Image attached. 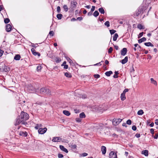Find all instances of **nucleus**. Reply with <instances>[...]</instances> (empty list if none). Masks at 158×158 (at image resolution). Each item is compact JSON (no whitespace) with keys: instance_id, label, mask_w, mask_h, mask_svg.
Instances as JSON below:
<instances>
[{"instance_id":"16","label":"nucleus","mask_w":158,"mask_h":158,"mask_svg":"<svg viewBox=\"0 0 158 158\" xmlns=\"http://www.w3.org/2000/svg\"><path fill=\"white\" fill-rule=\"evenodd\" d=\"M60 148L61 150L63 151L66 153H68V152L67 149L65 148L63 146L60 145Z\"/></svg>"},{"instance_id":"34","label":"nucleus","mask_w":158,"mask_h":158,"mask_svg":"<svg viewBox=\"0 0 158 158\" xmlns=\"http://www.w3.org/2000/svg\"><path fill=\"white\" fill-rule=\"evenodd\" d=\"M42 67L40 64H39L38 65L37 67L36 70L37 71H40L42 69Z\"/></svg>"},{"instance_id":"25","label":"nucleus","mask_w":158,"mask_h":158,"mask_svg":"<svg viewBox=\"0 0 158 158\" xmlns=\"http://www.w3.org/2000/svg\"><path fill=\"white\" fill-rule=\"evenodd\" d=\"M137 27V28L139 29H143L145 28L144 26L141 24H138Z\"/></svg>"},{"instance_id":"3","label":"nucleus","mask_w":158,"mask_h":158,"mask_svg":"<svg viewBox=\"0 0 158 158\" xmlns=\"http://www.w3.org/2000/svg\"><path fill=\"white\" fill-rule=\"evenodd\" d=\"M122 121L121 118L115 119L114 118L113 120V124L114 125H117L118 124Z\"/></svg>"},{"instance_id":"53","label":"nucleus","mask_w":158,"mask_h":158,"mask_svg":"<svg viewBox=\"0 0 158 158\" xmlns=\"http://www.w3.org/2000/svg\"><path fill=\"white\" fill-rule=\"evenodd\" d=\"M103 62L102 61L101 62H100L99 63H97L95 64L94 65V66H96V65H102V64H101V63Z\"/></svg>"},{"instance_id":"44","label":"nucleus","mask_w":158,"mask_h":158,"mask_svg":"<svg viewBox=\"0 0 158 158\" xmlns=\"http://www.w3.org/2000/svg\"><path fill=\"white\" fill-rule=\"evenodd\" d=\"M113 51V48L112 47H110L108 51V53H111Z\"/></svg>"},{"instance_id":"38","label":"nucleus","mask_w":158,"mask_h":158,"mask_svg":"<svg viewBox=\"0 0 158 158\" xmlns=\"http://www.w3.org/2000/svg\"><path fill=\"white\" fill-rule=\"evenodd\" d=\"M10 19L8 18H6V19H4V23L6 24H7V23H9V22H10Z\"/></svg>"},{"instance_id":"11","label":"nucleus","mask_w":158,"mask_h":158,"mask_svg":"<svg viewBox=\"0 0 158 158\" xmlns=\"http://www.w3.org/2000/svg\"><path fill=\"white\" fill-rule=\"evenodd\" d=\"M127 52V49L126 48H123L121 51V54L123 56H125Z\"/></svg>"},{"instance_id":"50","label":"nucleus","mask_w":158,"mask_h":158,"mask_svg":"<svg viewBox=\"0 0 158 158\" xmlns=\"http://www.w3.org/2000/svg\"><path fill=\"white\" fill-rule=\"evenodd\" d=\"M95 9V7L94 6H92V8L91 9V11L93 12L94 11Z\"/></svg>"},{"instance_id":"39","label":"nucleus","mask_w":158,"mask_h":158,"mask_svg":"<svg viewBox=\"0 0 158 158\" xmlns=\"http://www.w3.org/2000/svg\"><path fill=\"white\" fill-rule=\"evenodd\" d=\"M104 24L105 26H106L107 27H109L110 26L109 22V21H106L105 23Z\"/></svg>"},{"instance_id":"54","label":"nucleus","mask_w":158,"mask_h":158,"mask_svg":"<svg viewBox=\"0 0 158 158\" xmlns=\"http://www.w3.org/2000/svg\"><path fill=\"white\" fill-rule=\"evenodd\" d=\"M68 61L71 64L73 65V61L70 58H69V60H68Z\"/></svg>"},{"instance_id":"41","label":"nucleus","mask_w":158,"mask_h":158,"mask_svg":"<svg viewBox=\"0 0 158 158\" xmlns=\"http://www.w3.org/2000/svg\"><path fill=\"white\" fill-rule=\"evenodd\" d=\"M32 45H31V47L36 48L37 46H38V44H34L31 43Z\"/></svg>"},{"instance_id":"32","label":"nucleus","mask_w":158,"mask_h":158,"mask_svg":"<svg viewBox=\"0 0 158 158\" xmlns=\"http://www.w3.org/2000/svg\"><path fill=\"white\" fill-rule=\"evenodd\" d=\"M99 15V13L97 10H96L94 11L93 14V15L95 17H97Z\"/></svg>"},{"instance_id":"19","label":"nucleus","mask_w":158,"mask_h":158,"mask_svg":"<svg viewBox=\"0 0 158 158\" xmlns=\"http://www.w3.org/2000/svg\"><path fill=\"white\" fill-rule=\"evenodd\" d=\"M21 58V56L20 55L17 54L15 55L14 57V59L15 60H19Z\"/></svg>"},{"instance_id":"63","label":"nucleus","mask_w":158,"mask_h":158,"mask_svg":"<svg viewBox=\"0 0 158 158\" xmlns=\"http://www.w3.org/2000/svg\"><path fill=\"white\" fill-rule=\"evenodd\" d=\"M135 136L137 138H138L140 137V135L139 134L137 133L135 134Z\"/></svg>"},{"instance_id":"6","label":"nucleus","mask_w":158,"mask_h":158,"mask_svg":"<svg viewBox=\"0 0 158 158\" xmlns=\"http://www.w3.org/2000/svg\"><path fill=\"white\" fill-rule=\"evenodd\" d=\"M47 128L46 127H45L43 129L42 128H40L38 130V132L39 134H43L44 133L47 131Z\"/></svg>"},{"instance_id":"17","label":"nucleus","mask_w":158,"mask_h":158,"mask_svg":"<svg viewBox=\"0 0 158 158\" xmlns=\"http://www.w3.org/2000/svg\"><path fill=\"white\" fill-rule=\"evenodd\" d=\"M128 61L127 56H126L125 58L121 60V63L123 64L126 63Z\"/></svg>"},{"instance_id":"23","label":"nucleus","mask_w":158,"mask_h":158,"mask_svg":"<svg viewBox=\"0 0 158 158\" xmlns=\"http://www.w3.org/2000/svg\"><path fill=\"white\" fill-rule=\"evenodd\" d=\"M54 61H56V63H58L61 61V59L60 58L56 57L55 58Z\"/></svg>"},{"instance_id":"57","label":"nucleus","mask_w":158,"mask_h":158,"mask_svg":"<svg viewBox=\"0 0 158 158\" xmlns=\"http://www.w3.org/2000/svg\"><path fill=\"white\" fill-rule=\"evenodd\" d=\"M82 19H83L82 17H78L77 19V20H78L79 21H81L82 20Z\"/></svg>"},{"instance_id":"36","label":"nucleus","mask_w":158,"mask_h":158,"mask_svg":"<svg viewBox=\"0 0 158 158\" xmlns=\"http://www.w3.org/2000/svg\"><path fill=\"white\" fill-rule=\"evenodd\" d=\"M118 36V35L117 33H115L114 34L113 36V40H116Z\"/></svg>"},{"instance_id":"12","label":"nucleus","mask_w":158,"mask_h":158,"mask_svg":"<svg viewBox=\"0 0 158 158\" xmlns=\"http://www.w3.org/2000/svg\"><path fill=\"white\" fill-rule=\"evenodd\" d=\"M143 10L142 7H140L138 10V11L136 13V15L137 16L139 15L143 11Z\"/></svg>"},{"instance_id":"64","label":"nucleus","mask_w":158,"mask_h":158,"mask_svg":"<svg viewBox=\"0 0 158 158\" xmlns=\"http://www.w3.org/2000/svg\"><path fill=\"white\" fill-rule=\"evenodd\" d=\"M155 124L158 125V119H156L155 120Z\"/></svg>"},{"instance_id":"40","label":"nucleus","mask_w":158,"mask_h":158,"mask_svg":"<svg viewBox=\"0 0 158 158\" xmlns=\"http://www.w3.org/2000/svg\"><path fill=\"white\" fill-rule=\"evenodd\" d=\"M110 34L112 35L114 34L116 31L114 30H110Z\"/></svg>"},{"instance_id":"4","label":"nucleus","mask_w":158,"mask_h":158,"mask_svg":"<svg viewBox=\"0 0 158 158\" xmlns=\"http://www.w3.org/2000/svg\"><path fill=\"white\" fill-rule=\"evenodd\" d=\"M77 4V2L73 0L72 1L71 3V8L72 10H74V9L76 7Z\"/></svg>"},{"instance_id":"28","label":"nucleus","mask_w":158,"mask_h":158,"mask_svg":"<svg viewBox=\"0 0 158 158\" xmlns=\"http://www.w3.org/2000/svg\"><path fill=\"white\" fill-rule=\"evenodd\" d=\"M144 45L147 46H153V45L152 44L151 42H149L144 43Z\"/></svg>"},{"instance_id":"7","label":"nucleus","mask_w":158,"mask_h":158,"mask_svg":"<svg viewBox=\"0 0 158 158\" xmlns=\"http://www.w3.org/2000/svg\"><path fill=\"white\" fill-rule=\"evenodd\" d=\"M12 28L10 24H7L6 26V30L7 32H10Z\"/></svg>"},{"instance_id":"33","label":"nucleus","mask_w":158,"mask_h":158,"mask_svg":"<svg viewBox=\"0 0 158 158\" xmlns=\"http://www.w3.org/2000/svg\"><path fill=\"white\" fill-rule=\"evenodd\" d=\"M85 117V114L84 112H82L80 114V118H83Z\"/></svg>"},{"instance_id":"29","label":"nucleus","mask_w":158,"mask_h":158,"mask_svg":"<svg viewBox=\"0 0 158 158\" xmlns=\"http://www.w3.org/2000/svg\"><path fill=\"white\" fill-rule=\"evenodd\" d=\"M98 10L101 14H104L105 13V10L102 7L99 8L98 9Z\"/></svg>"},{"instance_id":"20","label":"nucleus","mask_w":158,"mask_h":158,"mask_svg":"<svg viewBox=\"0 0 158 158\" xmlns=\"http://www.w3.org/2000/svg\"><path fill=\"white\" fill-rule=\"evenodd\" d=\"M64 75L67 77L70 78L72 77L71 74L69 72H66L64 73Z\"/></svg>"},{"instance_id":"10","label":"nucleus","mask_w":158,"mask_h":158,"mask_svg":"<svg viewBox=\"0 0 158 158\" xmlns=\"http://www.w3.org/2000/svg\"><path fill=\"white\" fill-rule=\"evenodd\" d=\"M19 135L20 136H23L24 137H26L28 135V133L26 131L23 132V131H20L19 132Z\"/></svg>"},{"instance_id":"18","label":"nucleus","mask_w":158,"mask_h":158,"mask_svg":"<svg viewBox=\"0 0 158 158\" xmlns=\"http://www.w3.org/2000/svg\"><path fill=\"white\" fill-rule=\"evenodd\" d=\"M142 154L144 155L145 156H148V151L146 150L142 152Z\"/></svg>"},{"instance_id":"27","label":"nucleus","mask_w":158,"mask_h":158,"mask_svg":"<svg viewBox=\"0 0 158 158\" xmlns=\"http://www.w3.org/2000/svg\"><path fill=\"white\" fill-rule=\"evenodd\" d=\"M63 17V15L61 14H58L56 15V17L59 20L61 19Z\"/></svg>"},{"instance_id":"61","label":"nucleus","mask_w":158,"mask_h":158,"mask_svg":"<svg viewBox=\"0 0 158 158\" xmlns=\"http://www.w3.org/2000/svg\"><path fill=\"white\" fill-rule=\"evenodd\" d=\"M53 34L54 32L53 31H51L49 32V34L52 36L53 35Z\"/></svg>"},{"instance_id":"55","label":"nucleus","mask_w":158,"mask_h":158,"mask_svg":"<svg viewBox=\"0 0 158 158\" xmlns=\"http://www.w3.org/2000/svg\"><path fill=\"white\" fill-rule=\"evenodd\" d=\"M136 129H137L136 127L135 126H133L132 127V129L133 131H135L136 130Z\"/></svg>"},{"instance_id":"9","label":"nucleus","mask_w":158,"mask_h":158,"mask_svg":"<svg viewBox=\"0 0 158 158\" xmlns=\"http://www.w3.org/2000/svg\"><path fill=\"white\" fill-rule=\"evenodd\" d=\"M31 51L32 53V54L34 56H36L37 55L38 56H40V53L35 52V49L34 48H32L31 49Z\"/></svg>"},{"instance_id":"31","label":"nucleus","mask_w":158,"mask_h":158,"mask_svg":"<svg viewBox=\"0 0 158 158\" xmlns=\"http://www.w3.org/2000/svg\"><path fill=\"white\" fill-rule=\"evenodd\" d=\"M114 73H115V75H114L113 76L114 78H118V75L119 74L118 71H115L114 72Z\"/></svg>"},{"instance_id":"24","label":"nucleus","mask_w":158,"mask_h":158,"mask_svg":"<svg viewBox=\"0 0 158 158\" xmlns=\"http://www.w3.org/2000/svg\"><path fill=\"white\" fill-rule=\"evenodd\" d=\"M63 113L66 115V116H69L70 114V113L68 111L64 110L63 111Z\"/></svg>"},{"instance_id":"21","label":"nucleus","mask_w":158,"mask_h":158,"mask_svg":"<svg viewBox=\"0 0 158 158\" xmlns=\"http://www.w3.org/2000/svg\"><path fill=\"white\" fill-rule=\"evenodd\" d=\"M113 73V72L111 71H107L105 73L107 77H109L110 75Z\"/></svg>"},{"instance_id":"13","label":"nucleus","mask_w":158,"mask_h":158,"mask_svg":"<svg viewBox=\"0 0 158 158\" xmlns=\"http://www.w3.org/2000/svg\"><path fill=\"white\" fill-rule=\"evenodd\" d=\"M106 148L104 146H102L101 147V151L102 154L104 155L106 154Z\"/></svg>"},{"instance_id":"62","label":"nucleus","mask_w":158,"mask_h":158,"mask_svg":"<svg viewBox=\"0 0 158 158\" xmlns=\"http://www.w3.org/2000/svg\"><path fill=\"white\" fill-rule=\"evenodd\" d=\"M92 14V12L90 11V12L88 13L87 15L88 16H91Z\"/></svg>"},{"instance_id":"60","label":"nucleus","mask_w":158,"mask_h":158,"mask_svg":"<svg viewBox=\"0 0 158 158\" xmlns=\"http://www.w3.org/2000/svg\"><path fill=\"white\" fill-rule=\"evenodd\" d=\"M112 136L114 137L115 138H118V136L117 134H112Z\"/></svg>"},{"instance_id":"35","label":"nucleus","mask_w":158,"mask_h":158,"mask_svg":"<svg viewBox=\"0 0 158 158\" xmlns=\"http://www.w3.org/2000/svg\"><path fill=\"white\" fill-rule=\"evenodd\" d=\"M63 9L65 12H67L68 10V8L67 5H64L63 6Z\"/></svg>"},{"instance_id":"56","label":"nucleus","mask_w":158,"mask_h":158,"mask_svg":"<svg viewBox=\"0 0 158 158\" xmlns=\"http://www.w3.org/2000/svg\"><path fill=\"white\" fill-rule=\"evenodd\" d=\"M128 91V89H125L123 91V93H124V94H125Z\"/></svg>"},{"instance_id":"46","label":"nucleus","mask_w":158,"mask_h":158,"mask_svg":"<svg viewBox=\"0 0 158 158\" xmlns=\"http://www.w3.org/2000/svg\"><path fill=\"white\" fill-rule=\"evenodd\" d=\"M143 32H141L140 33L139 35H138V38H140L143 35Z\"/></svg>"},{"instance_id":"15","label":"nucleus","mask_w":158,"mask_h":158,"mask_svg":"<svg viewBox=\"0 0 158 158\" xmlns=\"http://www.w3.org/2000/svg\"><path fill=\"white\" fill-rule=\"evenodd\" d=\"M21 119L19 117V118L16 119V122L15 123V125L16 126L18 125L21 123Z\"/></svg>"},{"instance_id":"52","label":"nucleus","mask_w":158,"mask_h":158,"mask_svg":"<svg viewBox=\"0 0 158 158\" xmlns=\"http://www.w3.org/2000/svg\"><path fill=\"white\" fill-rule=\"evenodd\" d=\"M4 53V51L0 49V57H1Z\"/></svg>"},{"instance_id":"58","label":"nucleus","mask_w":158,"mask_h":158,"mask_svg":"<svg viewBox=\"0 0 158 158\" xmlns=\"http://www.w3.org/2000/svg\"><path fill=\"white\" fill-rule=\"evenodd\" d=\"M63 66H64V69H67L68 68V65L67 64H65Z\"/></svg>"},{"instance_id":"26","label":"nucleus","mask_w":158,"mask_h":158,"mask_svg":"<svg viewBox=\"0 0 158 158\" xmlns=\"http://www.w3.org/2000/svg\"><path fill=\"white\" fill-rule=\"evenodd\" d=\"M150 80H151V83H152L154 84L155 85H157V82L156 81L154 80L153 78H151L150 79Z\"/></svg>"},{"instance_id":"49","label":"nucleus","mask_w":158,"mask_h":158,"mask_svg":"<svg viewBox=\"0 0 158 158\" xmlns=\"http://www.w3.org/2000/svg\"><path fill=\"white\" fill-rule=\"evenodd\" d=\"M81 119L79 118H77L76 119V121L77 122H80L81 121Z\"/></svg>"},{"instance_id":"2","label":"nucleus","mask_w":158,"mask_h":158,"mask_svg":"<svg viewBox=\"0 0 158 158\" xmlns=\"http://www.w3.org/2000/svg\"><path fill=\"white\" fill-rule=\"evenodd\" d=\"M19 117L21 119V120H27L29 118L28 114L26 112L22 111Z\"/></svg>"},{"instance_id":"37","label":"nucleus","mask_w":158,"mask_h":158,"mask_svg":"<svg viewBox=\"0 0 158 158\" xmlns=\"http://www.w3.org/2000/svg\"><path fill=\"white\" fill-rule=\"evenodd\" d=\"M71 148L73 149H76L77 148V145L75 144H72L70 146Z\"/></svg>"},{"instance_id":"22","label":"nucleus","mask_w":158,"mask_h":158,"mask_svg":"<svg viewBox=\"0 0 158 158\" xmlns=\"http://www.w3.org/2000/svg\"><path fill=\"white\" fill-rule=\"evenodd\" d=\"M121 98L122 100L123 101L126 99L125 94L124 93H122L121 95Z\"/></svg>"},{"instance_id":"45","label":"nucleus","mask_w":158,"mask_h":158,"mask_svg":"<svg viewBox=\"0 0 158 158\" xmlns=\"http://www.w3.org/2000/svg\"><path fill=\"white\" fill-rule=\"evenodd\" d=\"M126 123L128 125H131V121L130 119H128Z\"/></svg>"},{"instance_id":"47","label":"nucleus","mask_w":158,"mask_h":158,"mask_svg":"<svg viewBox=\"0 0 158 158\" xmlns=\"http://www.w3.org/2000/svg\"><path fill=\"white\" fill-rule=\"evenodd\" d=\"M94 76L95 77V78H98L100 77V75L98 74H95L94 75Z\"/></svg>"},{"instance_id":"5","label":"nucleus","mask_w":158,"mask_h":158,"mask_svg":"<svg viewBox=\"0 0 158 158\" xmlns=\"http://www.w3.org/2000/svg\"><path fill=\"white\" fill-rule=\"evenodd\" d=\"M109 158H117L116 154L113 151H111L109 154Z\"/></svg>"},{"instance_id":"51","label":"nucleus","mask_w":158,"mask_h":158,"mask_svg":"<svg viewBox=\"0 0 158 158\" xmlns=\"http://www.w3.org/2000/svg\"><path fill=\"white\" fill-rule=\"evenodd\" d=\"M150 132L153 135L154 134V129H153V128H151L150 129Z\"/></svg>"},{"instance_id":"14","label":"nucleus","mask_w":158,"mask_h":158,"mask_svg":"<svg viewBox=\"0 0 158 158\" xmlns=\"http://www.w3.org/2000/svg\"><path fill=\"white\" fill-rule=\"evenodd\" d=\"M10 70V69L9 67L6 66H5L2 69V72H7L9 71Z\"/></svg>"},{"instance_id":"43","label":"nucleus","mask_w":158,"mask_h":158,"mask_svg":"<svg viewBox=\"0 0 158 158\" xmlns=\"http://www.w3.org/2000/svg\"><path fill=\"white\" fill-rule=\"evenodd\" d=\"M25 121V120H21V124H24V125H25V124H27V122L26 121Z\"/></svg>"},{"instance_id":"42","label":"nucleus","mask_w":158,"mask_h":158,"mask_svg":"<svg viewBox=\"0 0 158 158\" xmlns=\"http://www.w3.org/2000/svg\"><path fill=\"white\" fill-rule=\"evenodd\" d=\"M60 6H58L57 8V11L58 13H60Z\"/></svg>"},{"instance_id":"30","label":"nucleus","mask_w":158,"mask_h":158,"mask_svg":"<svg viewBox=\"0 0 158 158\" xmlns=\"http://www.w3.org/2000/svg\"><path fill=\"white\" fill-rule=\"evenodd\" d=\"M144 113L143 110H140L137 112V114L139 115H142Z\"/></svg>"},{"instance_id":"48","label":"nucleus","mask_w":158,"mask_h":158,"mask_svg":"<svg viewBox=\"0 0 158 158\" xmlns=\"http://www.w3.org/2000/svg\"><path fill=\"white\" fill-rule=\"evenodd\" d=\"M58 156L59 158H62L63 157V155L61 154H59L58 155Z\"/></svg>"},{"instance_id":"1","label":"nucleus","mask_w":158,"mask_h":158,"mask_svg":"<svg viewBox=\"0 0 158 158\" xmlns=\"http://www.w3.org/2000/svg\"><path fill=\"white\" fill-rule=\"evenodd\" d=\"M38 94H43L45 95H50L51 94V91L50 90L46 88H42L38 92Z\"/></svg>"},{"instance_id":"59","label":"nucleus","mask_w":158,"mask_h":158,"mask_svg":"<svg viewBox=\"0 0 158 158\" xmlns=\"http://www.w3.org/2000/svg\"><path fill=\"white\" fill-rule=\"evenodd\" d=\"M88 155V154L84 152L82 154V156H85Z\"/></svg>"},{"instance_id":"8","label":"nucleus","mask_w":158,"mask_h":158,"mask_svg":"<svg viewBox=\"0 0 158 158\" xmlns=\"http://www.w3.org/2000/svg\"><path fill=\"white\" fill-rule=\"evenodd\" d=\"M62 139L60 137H55L53 138L52 141L54 142H58L61 141Z\"/></svg>"}]
</instances>
